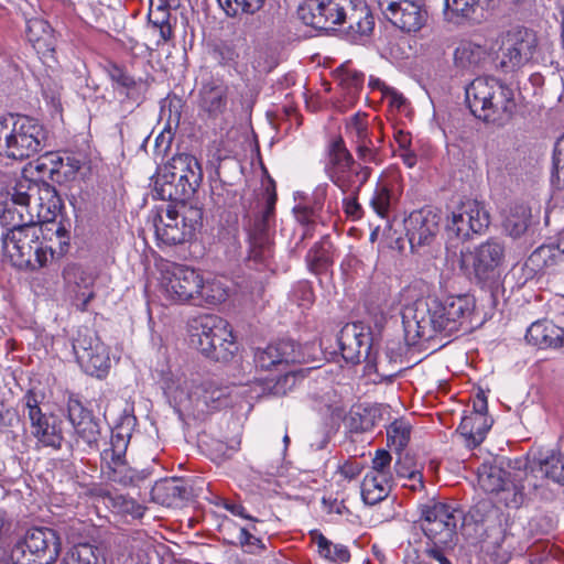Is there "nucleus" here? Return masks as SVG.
<instances>
[{
	"label": "nucleus",
	"mask_w": 564,
	"mask_h": 564,
	"mask_svg": "<svg viewBox=\"0 0 564 564\" xmlns=\"http://www.w3.org/2000/svg\"><path fill=\"white\" fill-rule=\"evenodd\" d=\"M442 212L432 206L413 210L405 219V235L412 252L431 246L440 231Z\"/></svg>",
	"instance_id": "nucleus-20"
},
{
	"label": "nucleus",
	"mask_w": 564,
	"mask_h": 564,
	"mask_svg": "<svg viewBox=\"0 0 564 564\" xmlns=\"http://www.w3.org/2000/svg\"><path fill=\"white\" fill-rule=\"evenodd\" d=\"M170 174L177 175L182 180H188L191 185L199 187L203 181V170L198 160L188 153H178L162 167Z\"/></svg>",
	"instance_id": "nucleus-36"
},
{
	"label": "nucleus",
	"mask_w": 564,
	"mask_h": 564,
	"mask_svg": "<svg viewBox=\"0 0 564 564\" xmlns=\"http://www.w3.org/2000/svg\"><path fill=\"white\" fill-rule=\"evenodd\" d=\"M177 208L180 219L188 232L194 237L195 232L203 226V208L196 205L188 204V202L178 203L173 205Z\"/></svg>",
	"instance_id": "nucleus-49"
},
{
	"label": "nucleus",
	"mask_w": 564,
	"mask_h": 564,
	"mask_svg": "<svg viewBox=\"0 0 564 564\" xmlns=\"http://www.w3.org/2000/svg\"><path fill=\"white\" fill-rule=\"evenodd\" d=\"M551 182L556 189L564 188V134L554 147Z\"/></svg>",
	"instance_id": "nucleus-54"
},
{
	"label": "nucleus",
	"mask_w": 564,
	"mask_h": 564,
	"mask_svg": "<svg viewBox=\"0 0 564 564\" xmlns=\"http://www.w3.org/2000/svg\"><path fill=\"white\" fill-rule=\"evenodd\" d=\"M347 129L354 135L355 143L371 139L367 123L365 122V116H360L359 113L354 115Z\"/></svg>",
	"instance_id": "nucleus-62"
},
{
	"label": "nucleus",
	"mask_w": 564,
	"mask_h": 564,
	"mask_svg": "<svg viewBox=\"0 0 564 564\" xmlns=\"http://www.w3.org/2000/svg\"><path fill=\"white\" fill-rule=\"evenodd\" d=\"M152 500L166 507L177 506L194 497L193 487L182 478H164L158 480L151 489Z\"/></svg>",
	"instance_id": "nucleus-32"
},
{
	"label": "nucleus",
	"mask_w": 564,
	"mask_h": 564,
	"mask_svg": "<svg viewBox=\"0 0 564 564\" xmlns=\"http://www.w3.org/2000/svg\"><path fill=\"white\" fill-rule=\"evenodd\" d=\"M475 307L476 300L470 294L427 295L415 300L402 314L406 344L431 340L438 334L453 335L469 322Z\"/></svg>",
	"instance_id": "nucleus-1"
},
{
	"label": "nucleus",
	"mask_w": 564,
	"mask_h": 564,
	"mask_svg": "<svg viewBox=\"0 0 564 564\" xmlns=\"http://www.w3.org/2000/svg\"><path fill=\"white\" fill-rule=\"evenodd\" d=\"M304 359L301 345L293 339H281L263 348H256L253 362L260 370L279 369L284 365L301 362Z\"/></svg>",
	"instance_id": "nucleus-23"
},
{
	"label": "nucleus",
	"mask_w": 564,
	"mask_h": 564,
	"mask_svg": "<svg viewBox=\"0 0 564 564\" xmlns=\"http://www.w3.org/2000/svg\"><path fill=\"white\" fill-rule=\"evenodd\" d=\"M312 541L317 546V552L323 558L334 563H347L350 561V552L344 544H335L319 530L310 531Z\"/></svg>",
	"instance_id": "nucleus-41"
},
{
	"label": "nucleus",
	"mask_w": 564,
	"mask_h": 564,
	"mask_svg": "<svg viewBox=\"0 0 564 564\" xmlns=\"http://www.w3.org/2000/svg\"><path fill=\"white\" fill-rule=\"evenodd\" d=\"M394 471L399 478H408L414 481L411 485L413 490L424 488L422 466L415 460V457L409 453L401 454L394 464Z\"/></svg>",
	"instance_id": "nucleus-44"
},
{
	"label": "nucleus",
	"mask_w": 564,
	"mask_h": 564,
	"mask_svg": "<svg viewBox=\"0 0 564 564\" xmlns=\"http://www.w3.org/2000/svg\"><path fill=\"white\" fill-rule=\"evenodd\" d=\"M62 275L72 293L74 305L78 311L86 312L88 304L95 299L93 290L95 278L76 263L67 264Z\"/></svg>",
	"instance_id": "nucleus-25"
},
{
	"label": "nucleus",
	"mask_w": 564,
	"mask_h": 564,
	"mask_svg": "<svg viewBox=\"0 0 564 564\" xmlns=\"http://www.w3.org/2000/svg\"><path fill=\"white\" fill-rule=\"evenodd\" d=\"M471 258L475 279L495 307L503 293L499 267L505 259V246L497 239H488L475 248Z\"/></svg>",
	"instance_id": "nucleus-12"
},
{
	"label": "nucleus",
	"mask_w": 564,
	"mask_h": 564,
	"mask_svg": "<svg viewBox=\"0 0 564 564\" xmlns=\"http://www.w3.org/2000/svg\"><path fill=\"white\" fill-rule=\"evenodd\" d=\"M43 236V227L30 219L28 223L14 224L2 234L1 240L6 253L14 267L25 270L32 264L35 245Z\"/></svg>",
	"instance_id": "nucleus-16"
},
{
	"label": "nucleus",
	"mask_w": 564,
	"mask_h": 564,
	"mask_svg": "<svg viewBox=\"0 0 564 564\" xmlns=\"http://www.w3.org/2000/svg\"><path fill=\"white\" fill-rule=\"evenodd\" d=\"M163 285L167 297L178 303L216 305L226 299L216 282H205L197 270L183 264H173L166 270Z\"/></svg>",
	"instance_id": "nucleus-7"
},
{
	"label": "nucleus",
	"mask_w": 564,
	"mask_h": 564,
	"mask_svg": "<svg viewBox=\"0 0 564 564\" xmlns=\"http://www.w3.org/2000/svg\"><path fill=\"white\" fill-rule=\"evenodd\" d=\"M43 192L48 198V212L58 209V214L53 213V217L45 224L46 230L52 231L55 236L39 239L35 245V252L32 257V264L28 265L25 270L36 271L45 267L48 261H59L65 257L70 249L72 224L69 219H64L61 214L63 202L54 186L48 183H43Z\"/></svg>",
	"instance_id": "nucleus-8"
},
{
	"label": "nucleus",
	"mask_w": 564,
	"mask_h": 564,
	"mask_svg": "<svg viewBox=\"0 0 564 564\" xmlns=\"http://www.w3.org/2000/svg\"><path fill=\"white\" fill-rule=\"evenodd\" d=\"M351 0H305L297 9L302 22L316 30L330 31L343 24Z\"/></svg>",
	"instance_id": "nucleus-19"
},
{
	"label": "nucleus",
	"mask_w": 564,
	"mask_h": 564,
	"mask_svg": "<svg viewBox=\"0 0 564 564\" xmlns=\"http://www.w3.org/2000/svg\"><path fill=\"white\" fill-rule=\"evenodd\" d=\"M228 85L220 78L210 77L202 83L198 90L197 107L199 113L208 119H216L228 107Z\"/></svg>",
	"instance_id": "nucleus-24"
},
{
	"label": "nucleus",
	"mask_w": 564,
	"mask_h": 564,
	"mask_svg": "<svg viewBox=\"0 0 564 564\" xmlns=\"http://www.w3.org/2000/svg\"><path fill=\"white\" fill-rule=\"evenodd\" d=\"M191 345L207 358L228 362L238 350L227 321L215 314H205L191 323Z\"/></svg>",
	"instance_id": "nucleus-9"
},
{
	"label": "nucleus",
	"mask_w": 564,
	"mask_h": 564,
	"mask_svg": "<svg viewBox=\"0 0 564 564\" xmlns=\"http://www.w3.org/2000/svg\"><path fill=\"white\" fill-rule=\"evenodd\" d=\"M470 112L484 122L505 126L516 111L512 88L496 77H477L465 89Z\"/></svg>",
	"instance_id": "nucleus-3"
},
{
	"label": "nucleus",
	"mask_w": 564,
	"mask_h": 564,
	"mask_svg": "<svg viewBox=\"0 0 564 564\" xmlns=\"http://www.w3.org/2000/svg\"><path fill=\"white\" fill-rule=\"evenodd\" d=\"M41 191L40 185L29 178H23L17 182L11 195V200L14 205L26 208L30 204L31 197Z\"/></svg>",
	"instance_id": "nucleus-53"
},
{
	"label": "nucleus",
	"mask_w": 564,
	"mask_h": 564,
	"mask_svg": "<svg viewBox=\"0 0 564 564\" xmlns=\"http://www.w3.org/2000/svg\"><path fill=\"white\" fill-rule=\"evenodd\" d=\"M264 207L254 216L248 217L246 230L248 234L249 267L256 270H273V230L272 221L274 217L275 204L278 200L275 182L269 177L268 184L263 191Z\"/></svg>",
	"instance_id": "nucleus-4"
},
{
	"label": "nucleus",
	"mask_w": 564,
	"mask_h": 564,
	"mask_svg": "<svg viewBox=\"0 0 564 564\" xmlns=\"http://www.w3.org/2000/svg\"><path fill=\"white\" fill-rule=\"evenodd\" d=\"M524 486L517 484L511 477L506 481V486H502V489L499 492H496L495 496L497 500L503 503L507 508L518 509L524 502Z\"/></svg>",
	"instance_id": "nucleus-52"
},
{
	"label": "nucleus",
	"mask_w": 564,
	"mask_h": 564,
	"mask_svg": "<svg viewBox=\"0 0 564 564\" xmlns=\"http://www.w3.org/2000/svg\"><path fill=\"white\" fill-rule=\"evenodd\" d=\"M563 262L564 250L556 245H542L528 257L521 268L524 281L532 280Z\"/></svg>",
	"instance_id": "nucleus-30"
},
{
	"label": "nucleus",
	"mask_w": 564,
	"mask_h": 564,
	"mask_svg": "<svg viewBox=\"0 0 564 564\" xmlns=\"http://www.w3.org/2000/svg\"><path fill=\"white\" fill-rule=\"evenodd\" d=\"M104 68L116 91L133 101H140L144 98L150 86L148 79L134 78L124 66L113 62H107Z\"/></svg>",
	"instance_id": "nucleus-28"
},
{
	"label": "nucleus",
	"mask_w": 564,
	"mask_h": 564,
	"mask_svg": "<svg viewBox=\"0 0 564 564\" xmlns=\"http://www.w3.org/2000/svg\"><path fill=\"white\" fill-rule=\"evenodd\" d=\"M212 56L220 67L237 70L240 54L232 42L221 40L215 43Z\"/></svg>",
	"instance_id": "nucleus-45"
},
{
	"label": "nucleus",
	"mask_w": 564,
	"mask_h": 564,
	"mask_svg": "<svg viewBox=\"0 0 564 564\" xmlns=\"http://www.w3.org/2000/svg\"><path fill=\"white\" fill-rule=\"evenodd\" d=\"M393 478L367 473L361 482V497L365 503L375 506L384 500L392 488Z\"/></svg>",
	"instance_id": "nucleus-38"
},
{
	"label": "nucleus",
	"mask_w": 564,
	"mask_h": 564,
	"mask_svg": "<svg viewBox=\"0 0 564 564\" xmlns=\"http://www.w3.org/2000/svg\"><path fill=\"white\" fill-rule=\"evenodd\" d=\"M163 212L165 214H158V217L154 220L155 237L160 243L176 246L193 238L182 224L176 207L169 204Z\"/></svg>",
	"instance_id": "nucleus-26"
},
{
	"label": "nucleus",
	"mask_w": 564,
	"mask_h": 564,
	"mask_svg": "<svg viewBox=\"0 0 564 564\" xmlns=\"http://www.w3.org/2000/svg\"><path fill=\"white\" fill-rule=\"evenodd\" d=\"M12 130L15 134L18 161L35 155L46 147L47 130L40 120L33 117L13 115Z\"/></svg>",
	"instance_id": "nucleus-22"
},
{
	"label": "nucleus",
	"mask_w": 564,
	"mask_h": 564,
	"mask_svg": "<svg viewBox=\"0 0 564 564\" xmlns=\"http://www.w3.org/2000/svg\"><path fill=\"white\" fill-rule=\"evenodd\" d=\"M531 223L532 214L530 207L523 204H517L510 208L502 227L509 237L519 239L528 234Z\"/></svg>",
	"instance_id": "nucleus-39"
},
{
	"label": "nucleus",
	"mask_w": 564,
	"mask_h": 564,
	"mask_svg": "<svg viewBox=\"0 0 564 564\" xmlns=\"http://www.w3.org/2000/svg\"><path fill=\"white\" fill-rule=\"evenodd\" d=\"M510 477L511 473L498 465L484 463L478 468V484L488 494L499 492Z\"/></svg>",
	"instance_id": "nucleus-40"
},
{
	"label": "nucleus",
	"mask_w": 564,
	"mask_h": 564,
	"mask_svg": "<svg viewBox=\"0 0 564 564\" xmlns=\"http://www.w3.org/2000/svg\"><path fill=\"white\" fill-rule=\"evenodd\" d=\"M227 17L237 18L240 14L253 15L264 4L265 0H217Z\"/></svg>",
	"instance_id": "nucleus-48"
},
{
	"label": "nucleus",
	"mask_w": 564,
	"mask_h": 564,
	"mask_svg": "<svg viewBox=\"0 0 564 564\" xmlns=\"http://www.w3.org/2000/svg\"><path fill=\"white\" fill-rule=\"evenodd\" d=\"M443 17L457 26L479 24L482 19L480 0H444Z\"/></svg>",
	"instance_id": "nucleus-33"
},
{
	"label": "nucleus",
	"mask_w": 564,
	"mask_h": 564,
	"mask_svg": "<svg viewBox=\"0 0 564 564\" xmlns=\"http://www.w3.org/2000/svg\"><path fill=\"white\" fill-rule=\"evenodd\" d=\"M400 187L395 174L382 173L376 182L370 206L381 218H389L393 205L400 197Z\"/></svg>",
	"instance_id": "nucleus-31"
},
{
	"label": "nucleus",
	"mask_w": 564,
	"mask_h": 564,
	"mask_svg": "<svg viewBox=\"0 0 564 564\" xmlns=\"http://www.w3.org/2000/svg\"><path fill=\"white\" fill-rule=\"evenodd\" d=\"M100 549L90 543H78L72 546L58 564H102Z\"/></svg>",
	"instance_id": "nucleus-43"
},
{
	"label": "nucleus",
	"mask_w": 564,
	"mask_h": 564,
	"mask_svg": "<svg viewBox=\"0 0 564 564\" xmlns=\"http://www.w3.org/2000/svg\"><path fill=\"white\" fill-rule=\"evenodd\" d=\"M540 470L546 478L564 486V455H540Z\"/></svg>",
	"instance_id": "nucleus-51"
},
{
	"label": "nucleus",
	"mask_w": 564,
	"mask_h": 564,
	"mask_svg": "<svg viewBox=\"0 0 564 564\" xmlns=\"http://www.w3.org/2000/svg\"><path fill=\"white\" fill-rule=\"evenodd\" d=\"M61 552L62 538L55 529L33 525L15 535L0 564H55Z\"/></svg>",
	"instance_id": "nucleus-5"
},
{
	"label": "nucleus",
	"mask_w": 564,
	"mask_h": 564,
	"mask_svg": "<svg viewBox=\"0 0 564 564\" xmlns=\"http://www.w3.org/2000/svg\"><path fill=\"white\" fill-rule=\"evenodd\" d=\"M538 47V37L533 30L525 26H514L503 33L501 37L500 67L506 72H513L532 58Z\"/></svg>",
	"instance_id": "nucleus-18"
},
{
	"label": "nucleus",
	"mask_w": 564,
	"mask_h": 564,
	"mask_svg": "<svg viewBox=\"0 0 564 564\" xmlns=\"http://www.w3.org/2000/svg\"><path fill=\"white\" fill-rule=\"evenodd\" d=\"M43 395L29 389L20 400L23 415L30 422L31 435L43 446L61 449L65 441L66 422L63 416L44 413L40 406Z\"/></svg>",
	"instance_id": "nucleus-11"
},
{
	"label": "nucleus",
	"mask_w": 564,
	"mask_h": 564,
	"mask_svg": "<svg viewBox=\"0 0 564 564\" xmlns=\"http://www.w3.org/2000/svg\"><path fill=\"white\" fill-rule=\"evenodd\" d=\"M357 159H355L356 163H361L362 165L376 164L379 165L381 163L380 158V149L375 145L372 139L364 140L356 143L355 147Z\"/></svg>",
	"instance_id": "nucleus-55"
},
{
	"label": "nucleus",
	"mask_w": 564,
	"mask_h": 564,
	"mask_svg": "<svg viewBox=\"0 0 564 564\" xmlns=\"http://www.w3.org/2000/svg\"><path fill=\"white\" fill-rule=\"evenodd\" d=\"M293 214L296 221L303 226V232L294 247L296 249L305 239L313 237L316 224L323 220L322 217L310 210L307 206L300 204L293 207Z\"/></svg>",
	"instance_id": "nucleus-47"
},
{
	"label": "nucleus",
	"mask_w": 564,
	"mask_h": 564,
	"mask_svg": "<svg viewBox=\"0 0 564 564\" xmlns=\"http://www.w3.org/2000/svg\"><path fill=\"white\" fill-rule=\"evenodd\" d=\"M335 246L328 235L321 238L307 251L305 262L311 273L326 275L333 272Z\"/></svg>",
	"instance_id": "nucleus-35"
},
{
	"label": "nucleus",
	"mask_w": 564,
	"mask_h": 564,
	"mask_svg": "<svg viewBox=\"0 0 564 564\" xmlns=\"http://www.w3.org/2000/svg\"><path fill=\"white\" fill-rule=\"evenodd\" d=\"M372 409L365 408L362 413L358 411H351L349 415L350 426L355 431H369L375 425V414H372Z\"/></svg>",
	"instance_id": "nucleus-59"
},
{
	"label": "nucleus",
	"mask_w": 564,
	"mask_h": 564,
	"mask_svg": "<svg viewBox=\"0 0 564 564\" xmlns=\"http://www.w3.org/2000/svg\"><path fill=\"white\" fill-rule=\"evenodd\" d=\"M490 224L489 213L477 200H467L447 216L445 234L448 240L465 241L481 234Z\"/></svg>",
	"instance_id": "nucleus-17"
},
{
	"label": "nucleus",
	"mask_w": 564,
	"mask_h": 564,
	"mask_svg": "<svg viewBox=\"0 0 564 564\" xmlns=\"http://www.w3.org/2000/svg\"><path fill=\"white\" fill-rule=\"evenodd\" d=\"M546 314L553 323L564 324V295L555 294L547 301Z\"/></svg>",
	"instance_id": "nucleus-63"
},
{
	"label": "nucleus",
	"mask_w": 564,
	"mask_h": 564,
	"mask_svg": "<svg viewBox=\"0 0 564 564\" xmlns=\"http://www.w3.org/2000/svg\"><path fill=\"white\" fill-rule=\"evenodd\" d=\"M491 424L488 415L469 413L462 417L457 432L465 438L467 447L475 448L482 443Z\"/></svg>",
	"instance_id": "nucleus-37"
},
{
	"label": "nucleus",
	"mask_w": 564,
	"mask_h": 564,
	"mask_svg": "<svg viewBox=\"0 0 564 564\" xmlns=\"http://www.w3.org/2000/svg\"><path fill=\"white\" fill-rule=\"evenodd\" d=\"M197 188L191 185L188 180H182L177 175L160 169L154 182V193L156 198L167 200L172 205L188 202Z\"/></svg>",
	"instance_id": "nucleus-27"
},
{
	"label": "nucleus",
	"mask_w": 564,
	"mask_h": 564,
	"mask_svg": "<svg viewBox=\"0 0 564 564\" xmlns=\"http://www.w3.org/2000/svg\"><path fill=\"white\" fill-rule=\"evenodd\" d=\"M341 26L351 42L364 43L372 33L375 19L368 6L360 0H351L350 10L345 14Z\"/></svg>",
	"instance_id": "nucleus-29"
},
{
	"label": "nucleus",
	"mask_w": 564,
	"mask_h": 564,
	"mask_svg": "<svg viewBox=\"0 0 564 564\" xmlns=\"http://www.w3.org/2000/svg\"><path fill=\"white\" fill-rule=\"evenodd\" d=\"M372 171V167L355 162V158L340 135L328 143L324 172L343 194H349L343 199V206L347 217L354 220L360 219L364 215L358 198L361 188L370 180Z\"/></svg>",
	"instance_id": "nucleus-2"
},
{
	"label": "nucleus",
	"mask_w": 564,
	"mask_h": 564,
	"mask_svg": "<svg viewBox=\"0 0 564 564\" xmlns=\"http://www.w3.org/2000/svg\"><path fill=\"white\" fill-rule=\"evenodd\" d=\"M411 425L403 419L394 420L387 429L388 445L401 452L409 443Z\"/></svg>",
	"instance_id": "nucleus-50"
},
{
	"label": "nucleus",
	"mask_w": 564,
	"mask_h": 564,
	"mask_svg": "<svg viewBox=\"0 0 564 564\" xmlns=\"http://www.w3.org/2000/svg\"><path fill=\"white\" fill-rule=\"evenodd\" d=\"M135 416L128 415L111 430L108 446L100 452L101 469L110 481L134 486L145 480L150 475L149 468L137 469L127 460V449L131 438V429L135 424Z\"/></svg>",
	"instance_id": "nucleus-6"
},
{
	"label": "nucleus",
	"mask_w": 564,
	"mask_h": 564,
	"mask_svg": "<svg viewBox=\"0 0 564 564\" xmlns=\"http://www.w3.org/2000/svg\"><path fill=\"white\" fill-rule=\"evenodd\" d=\"M525 339L541 349L564 347V327L544 318L532 323L527 329Z\"/></svg>",
	"instance_id": "nucleus-34"
},
{
	"label": "nucleus",
	"mask_w": 564,
	"mask_h": 564,
	"mask_svg": "<svg viewBox=\"0 0 564 564\" xmlns=\"http://www.w3.org/2000/svg\"><path fill=\"white\" fill-rule=\"evenodd\" d=\"M148 20L155 29H159L160 36L163 41H169L172 37L173 31L170 24V11L154 10V3L151 1Z\"/></svg>",
	"instance_id": "nucleus-56"
},
{
	"label": "nucleus",
	"mask_w": 564,
	"mask_h": 564,
	"mask_svg": "<svg viewBox=\"0 0 564 564\" xmlns=\"http://www.w3.org/2000/svg\"><path fill=\"white\" fill-rule=\"evenodd\" d=\"M386 19L402 32L420 31L427 21L423 0H379Z\"/></svg>",
	"instance_id": "nucleus-21"
},
{
	"label": "nucleus",
	"mask_w": 564,
	"mask_h": 564,
	"mask_svg": "<svg viewBox=\"0 0 564 564\" xmlns=\"http://www.w3.org/2000/svg\"><path fill=\"white\" fill-rule=\"evenodd\" d=\"M295 384V375L292 371L284 372L279 376L272 383V380L267 383L268 390L271 394L281 397L286 394Z\"/></svg>",
	"instance_id": "nucleus-61"
},
{
	"label": "nucleus",
	"mask_w": 564,
	"mask_h": 564,
	"mask_svg": "<svg viewBox=\"0 0 564 564\" xmlns=\"http://www.w3.org/2000/svg\"><path fill=\"white\" fill-rule=\"evenodd\" d=\"M337 343L343 358L352 365L367 362L369 371H375L379 383H392L401 370L380 372L377 352L373 351L371 332L361 323L346 324L337 335Z\"/></svg>",
	"instance_id": "nucleus-10"
},
{
	"label": "nucleus",
	"mask_w": 564,
	"mask_h": 564,
	"mask_svg": "<svg viewBox=\"0 0 564 564\" xmlns=\"http://www.w3.org/2000/svg\"><path fill=\"white\" fill-rule=\"evenodd\" d=\"M458 540H453L451 544H440L436 543V540H427L424 554L432 560L438 562V564H452V562L446 557L445 551L453 550Z\"/></svg>",
	"instance_id": "nucleus-57"
},
{
	"label": "nucleus",
	"mask_w": 564,
	"mask_h": 564,
	"mask_svg": "<svg viewBox=\"0 0 564 564\" xmlns=\"http://www.w3.org/2000/svg\"><path fill=\"white\" fill-rule=\"evenodd\" d=\"M13 115L10 113L0 118V156L18 161L15 147V134L12 130Z\"/></svg>",
	"instance_id": "nucleus-46"
},
{
	"label": "nucleus",
	"mask_w": 564,
	"mask_h": 564,
	"mask_svg": "<svg viewBox=\"0 0 564 564\" xmlns=\"http://www.w3.org/2000/svg\"><path fill=\"white\" fill-rule=\"evenodd\" d=\"M421 529L427 540L440 544H451L458 540V524L464 525V511L453 505L430 501L420 506Z\"/></svg>",
	"instance_id": "nucleus-13"
},
{
	"label": "nucleus",
	"mask_w": 564,
	"mask_h": 564,
	"mask_svg": "<svg viewBox=\"0 0 564 564\" xmlns=\"http://www.w3.org/2000/svg\"><path fill=\"white\" fill-rule=\"evenodd\" d=\"M83 162L80 159L75 156L74 154L65 153L64 154V176L66 180H72L76 176L78 171L82 169Z\"/></svg>",
	"instance_id": "nucleus-64"
},
{
	"label": "nucleus",
	"mask_w": 564,
	"mask_h": 564,
	"mask_svg": "<svg viewBox=\"0 0 564 564\" xmlns=\"http://www.w3.org/2000/svg\"><path fill=\"white\" fill-rule=\"evenodd\" d=\"M327 184L318 185L314 189L310 198H304V200L299 204L307 206L310 210L314 212L317 216L322 217V212L327 197Z\"/></svg>",
	"instance_id": "nucleus-60"
},
{
	"label": "nucleus",
	"mask_w": 564,
	"mask_h": 564,
	"mask_svg": "<svg viewBox=\"0 0 564 564\" xmlns=\"http://www.w3.org/2000/svg\"><path fill=\"white\" fill-rule=\"evenodd\" d=\"M485 57L482 46L462 42L454 51V66L460 73L474 70Z\"/></svg>",
	"instance_id": "nucleus-42"
},
{
	"label": "nucleus",
	"mask_w": 564,
	"mask_h": 564,
	"mask_svg": "<svg viewBox=\"0 0 564 564\" xmlns=\"http://www.w3.org/2000/svg\"><path fill=\"white\" fill-rule=\"evenodd\" d=\"M73 351L78 365L87 375L98 379L108 375L111 366L108 348L88 327L77 330L73 338Z\"/></svg>",
	"instance_id": "nucleus-14"
},
{
	"label": "nucleus",
	"mask_w": 564,
	"mask_h": 564,
	"mask_svg": "<svg viewBox=\"0 0 564 564\" xmlns=\"http://www.w3.org/2000/svg\"><path fill=\"white\" fill-rule=\"evenodd\" d=\"M392 456L387 449H377L372 458V467L369 474L382 475L387 478H393L390 471Z\"/></svg>",
	"instance_id": "nucleus-58"
},
{
	"label": "nucleus",
	"mask_w": 564,
	"mask_h": 564,
	"mask_svg": "<svg viewBox=\"0 0 564 564\" xmlns=\"http://www.w3.org/2000/svg\"><path fill=\"white\" fill-rule=\"evenodd\" d=\"M66 417L72 425L74 441L66 440L63 444L74 452L83 442L89 451L99 449V441L102 437L101 421L94 412L76 398L69 397L66 408Z\"/></svg>",
	"instance_id": "nucleus-15"
}]
</instances>
